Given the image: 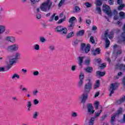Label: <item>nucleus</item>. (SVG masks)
I'll list each match as a JSON object with an SVG mask.
<instances>
[{"label": "nucleus", "mask_w": 125, "mask_h": 125, "mask_svg": "<svg viewBox=\"0 0 125 125\" xmlns=\"http://www.w3.org/2000/svg\"><path fill=\"white\" fill-rule=\"evenodd\" d=\"M52 5V2L50 0H47L46 2H44L41 4L40 9L42 11H44V12H47L50 9Z\"/></svg>", "instance_id": "1"}, {"label": "nucleus", "mask_w": 125, "mask_h": 125, "mask_svg": "<svg viewBox=\"0 0 125 125\" xmlns=\"http://www.w3.org/2000/svg\"><path fill=\"white\" fill-rule=\"evenodd\" d=\"M55 31L56 33H60L62 36H66L68 34V30L66 27L59 26L55 28Z\"/></svg>", "instance_id": "2"}, {"label": "nucleus", "mask_w": 125, "mask_h": 125, "mask_svg": "<svg viewBox=\"0 0 125 125\" xmlns=\"http://www.w3.org/2000/svg\"><path fill=\"white\" fill-rule=\"evenodd\" d=\"M8 59H9V62H7V68L8 69H10L12 66H13V64L15 63V60L14 58H13V55H9L8 56Z\"/></svg>", "instance_id": "3"}, {"label": "nucleus", "mask_w": 125, "mask_h": 125, "mask_svg": "<svg viewBox=\"0 0 125 125\" xmlns=\"http://www.w3.org/2000/svg\"><path fill=\"white\" fill-rule=\"evenodd\" d=\"M81 51L83 53L87 54L90 51V44H88L87 45L85 43H83L81 44Z\"/></svg>", "instance_id": "4"}, {"label": "nucleus", "mask_w": 125, "mask_h": 125, "mask_svg": "<svg viewBox=\"0 0 125 125\" xmlns=\"http://www.w3.org/2000/svg\"><path fill=\"white\" fill-rule=\"evenodd\" d=\"M103 10L104 12H106V14L108 15V16H114L115 15V13H112L110 11V7L106 4L103 5Z\"/></svg>", "instance_id": "5"}, {"label": "nucleus", "mask_w": 125, "mask_h": 125, "mask_svg": "<svg viewBox=\"0 0 125 125\" xmlns=\"http://www.w3.org/2000/svg\"><path fill=\"white\" fill-rule=\"evenodd\" d=\"M7 51H17L19 50V45L17 44H13L12 45H9L7 48Z\"/></svg>", "instance_id": "6"}, {"label": "nucleus", "mask_w": 125, "mask_h": 125, "mask_svg": "<svg viewBox=\"0 0 125 125\" xmlns=\"http://www.w3.org/2000/svg\"><path fill=\"white\" fill-rule=\"evenodd\" d=\"M109 33V30H106L104 34V38L103 39L105 40V47L106 48H108L109 47V46L110 45V41L108 40V34Z\"/></svg>", "instance_id": "7"}, {"label": "nucleus", "mask_w": 125, "mask_h": 125, "mask_svg": "<svg viewBox=\"0 0 125 125\" xmlns=\"http://www.w3.org/2000/svg\"><path fill=\"white\" fill-rule=\"evenodd\" d=\"M117 87L118 84H117V83H113L111 84L110 87L109 89V90L110 91L109 96H112V94L114 93V91H115V90L117 89Z\"/></svg>", "instance_id": "8"}, {"label": "nucleus", "mask_w": 125, "mask_h": 125, "mask_svg": "<svg viewBox=\"0 0 125 125\" xmlns=\"http://www.w3.org/2000/svg\"><path fill=\"white\" fill-rule=\"evenodd\" d=\"M88 83H86L84 86V90L86 92H89L90 89H91V82H90V79H87Z\"/></svg>", "instance_id": "9"}, {"label": "nucleus", "mask_w": 125, "mask_h": 125, "mask_svg": "<svg viewBox=\"0 0 125 125\" xmlns=\"http://www.w3.org/2000/svg\"><path fill=\"white\" fill-rule=\"evenodd\" d=\"M113 54L114 55H120V54H122V51L119 49V46L118 45H114L113 46Z\"/></svg>", "instance_id": "10"}, {"label": "nucleus", "mask_w": 125, "mask_h": 125, "mask_svg": "<svg viewBox=\"0 0 125 125\" xmlns=\"http://www.w3.org/2000/svg\"><path fill=\"white\" fill-rule=\"evenodd\" d=\"M87 98H88V95L84 93L80 97L79 99L81 103H85Z\"/></svg>", "instance_id": "11"}, {"label": "nucleus", "mask_w": 125, "mask_h": 125, "mask_svg": "<svg viewBox=\"0 0 125 125\" xmlns=\"http://www.w3.org/2000/svg\"><path fill=\"white\" fill-rule=\"evenodd\" d=\"M93 108V106L91 104H89L87 105V112L89 115H92L95 112Z\"/></svg>", "instance_id": "12"}, {"label": "nucleus", "mask_w": 125, "mask_h": 125, "mask_svg": "<svg viewBox=\"0 0 125 125\" xmlns=\"http://www.w3.org/2000/svg\"><path fill=\"white\" fill-rule=\"evenodd\" d=\"M125 101V96H123L119 100L116 102V105H121L122 103H124Z\"/></svg>", "instance_id": "13"}, {"label": "nucleus", "mask_w": 125, "mask_h": 125, "mask_svg": "<svg viewBox=\"0 0 125 125\" xmlns=\"http://www.w3.org/2000/svg\"><path fill=\"white\" fill-rule=\"evenodd\" d=\"M5 40V41H7V42H15V38L12 36L6 37Z\"/></svg>", "instance_id": "14"}, {"label": "nucleus", "mask_w": 125, "mask_h": 125, "mask_svg": "<svg viewBox=\"0 0 125 125\" xmlns=\"http://www.w3.org/2000/svg\"><path fill=\"white\" fill-rule=\"evenodd\" d=\"M91 53L94 56L97 55V54H100V49L99 48H97L95 50L91 49Z\"/></svg>", "instance_id": "15"}, {"label": "nucleus", "mask_w": 125, "mask_h": 125, "mask_svg": "<svg viewBox=\"0 0 125 125\" xmlns=\"http://www.w3.org/2000/svg\"><path fill=\"white\" fill-rule=\"evenodd\" d=\"M83 58H84V57H79L78 58L79 66H83Z\"/></svg>", "instance_id": "16"}, {"label": "nucleus", "mask_w": 125, "mask_h": 125, "mask_svg": "<svg viewBox=\"0 0 125 125\" xmlns=\"http://www.w3.org/2000/svg\"><path fill=\"white\" fill-rule=\"evenodd\" d=\"M102 106H100V109H98V110H97L98 112H95V118H98L100 116V114H101V112H102Z\"/></svg>", "instance_id": "17"}, {"label": "nucleus", "mask_w": 125, "mask_h": 125, "mask_svg": "<svg viewBox=\"0 0 125 125\" xmlns=\"http://www.w3.org/2000/svg\"><path fill=\"white\" fill-rule=\"evenodd\" d=\"M21 57V53H20V52H16L14 54V59L16 60H18Z\"/></svg>", "instance_id": "18"}, {"label": "nucleus", "mask_w": 125, "mask_h": 125, "mask_svg": "<svg viewBox=\"0 0 125 125\" xmlns=\"http://www.w3.org/2000/svg\"><path fill=\"white\" fill-rule=\"evenodd\" d=\"M84 34V30L83 29L77 32L76 36L77 37H83Z\"/></svg>", "instance_id": "19"}, {"label": "nucleus", "mask_w": 125, "mask_h": 125, "mask_svg": "<svg viewBox=\"0 0 125 125\" xmlns=\"http://www.w3.org/2000/svg\"><path fill=\"white\" fill-rule=\"evenodd\" d=\"M94 107L95 108L96 110L97 111H98V110H100V107H102L101 105H99V102H95L94 104Z\"/></svg>", "instance_id": "20"}, {"label": "nucleus", "mask_w": 125, "mask_h": 125, "mask_svg": "<svg viewBox=\"0 0 125 125\" xmlns=\"http://www.w3.org/2000/svg\"><path fill=\"white\" fill-rule=\"evenodd\" d=\"M4 32H5V26L0 25V36L3 34Z\"/></svg>", "instance_id": "21"}, {"label": "nucleus", "mask_w": 125, "mask_h": 125, "mask_svg": "<svg viewBox=\"0 0 125 125\" xmlns=\"http://www.w3.org/2000/svg\"><path fill=\"white\" fill-rule=\"evenodd\" d=\"M96 74L97 76H100V77H104V76H105V72H101L100 71H97L96 72Z\"/></svg>", "instance_id": "22"}, {"label": "nucleus", "mask_w": 125, "mask_h": 125, "mask_svg": "<svg viewBox=\"0 0 125 125\" xmlns=\"http://www.w3.org/2000/svg\"><path fill=\"white\" fill-rule=\"evenodd\" d=\"M84 71L87 73H92V71H93V68L92 67H88L84 68Z\"/></svg>", "instance_id": "23"}, {"label": "nucleus", "mask_w": 125, "mask_h": 125, "mask_svg": "<svg viewBox=\"0 0 125 125\" xmlns=\"http://www.w3.org/2000/svg\"><path fill=\"white\" fill-rule=\"evenodd\" d=\"M48 48L50 51H54L55 50V46L54 44H51L48 46Z\"/></svg>", "instance_id": "24"}, {"label": "nucleus", "mask_w": 125, "mask_h": 125, "mask_svg": "<svg viewBox=\"0 0 125 125\" xmlns=\"http://www.w3.org/2000/svg\"><path fill=\"white\" fill-rule=\"evenodd\" d=\"M83 85V81L79 80L77 83V86L79 88H82Z\"/></svg>", "instance_id": "25"}, {"label": "nucleus", "mask_w": 125, "mask_h": 125, "mask_svg": "<svg viewBox=\"0 0 125 125\" xmlns=\"http://www.w3.org/2000/svg\"><path fill=\"white\" fill-rule=\"evenodd\" d=\"M84 79V73L81 72L79 75V81H83Z\"/></svg>", "instance_id": "26"}, {"label": "nucleus", "mask_w": 125, "mask_h": 125, "mask_svg": "<svg viewBox=\"0 0 125 125\" xmlns=\"http://www.w3.org/2000/svg\"><path fill=\"white\" fill-rule=\"evenodd\" d=\"M75 35V33H74V32H71L69 33H68L66 36V39H70L71 38H72V37H74Z\"/></svg>", "instance_id": "27"}, {"label": "nucleus", "mask_w": 125, "mask_h": 125, "mask_svg": "<svg viewBox=\"0 0 125 125\" xmlns=\"http://www.w3.org/2000/svg\"><path fill=\"white\" fill-rule=\"evenodd\" d=\"M76 19L75 17H73L69 19L68 22L69 23H70V24H74V23H75V20H76Z\"/></svg>", "instance_id": "28"}, {"label": "nucleus", "mask_w": 125, "mask_h": 125, "mask_svg": "<svg viewBox=\"0 0 125 125\" xmlns=\"http://www.w3.org/2000/svg\"><path fill=\"white\" fill-rule=\"evenodd\" d=\"M20 79V76L18 75L17 73L14 74L12 76V80H14L15 79Z\"/></svg>", "instance_id": "29"}, {"label": "nucleus", "mask_w": 125, "mask_h": 125, "mask_svg": "<svg viewBox=\"0 0 125 125\" xmlns=\"http://www.w3.org/2000/svg\"><path fill=\"white\" fill-rule=\"evenodd\" d=\"M119 16L120 18H121V19H125V12L121 11L119 13Z\"/></svg>", "instance_id": "30"}, {"label": "nucleus", "mask_w": 125, "mask_h": 125, "mask_svg": "<svg viewBox=\"0 0 125 125\" xmlns=\"http://www.w3.org/2000/svg\"><path fill=\"white\" fill-rule=\"evenodd\" d=\"M117 114H113L111 116V123L113 124L114 122H115V120H116V117Z\"/></svg>", "instance_id": "31"}, {"label": "nucleus", "mask_w": 125, "mask_h": 125, "mask_svg": "<svg viewBox=\"0 0 125 125\" xmlns=\"http://www.w3.org/2000/svg\"><path fill=\"white\" fill-rule=\"evenodd\" d=\"M123 113V108H120L118 111L116 113H114L115 115H116V116H119V115L122 114Z\"/></svg>", "instance_id": "32"}, {"label": "nucleus", "mask_w": 125, "mask_h": 125, "mask_svg": "<svg viewBox=\"0 0 125 125\" xmlns=\"http://www.w3.org/2000/svg\"><path fill=\"white\" fill-rule=\"evenodd\" d=\"M32 106V102L31 101L27 102V110L31 111V106Z\"/></svg>", "instance_id": "33"}, {"label": "nucleus", "mask_w": 125, "mask_h": 125, "mask_svg": "<svg viewBox=\"0 0 125 125\" xmlns=\"http://www.w3.org/2000/svg\"><path fill=\"white\" fill-rule=\"evenodd\" d=\"M39 116V112H35L33 114V118L35 120H37L38 119V116Z\"/></svg>", "instance_id": "34"}, {"label": "nucleus", "mask_w": 125, "mask_h": 125, "mask_svg": "<svg viewBox=\"0 0 125 125\" xmlns=\"http://www.w3.org/2000/svg\"><path fill=\"white\" fill-rule=\"evenodd\" d=\"M78 113L76 112L72 111L71 112V117L72 118H77L78 117Z\"/></svg>", "instance_id": "35"}, {"label": "nucleus", "mask_w": 125, "mask_h": 125, "mask_svg": "<svg viewBox=\"0 0 125 125\" xmlns=\"http://www.w3.org/2000/svg\"><path fill=\"white\" fill-rule=\"evenodd\" d=\"M55 15H56V13H54L51 17H50V19L49 20V22H52L54 20V17H55Z\"/></svg>", "instance_id": "36"}, {"label": "nucleus", "mask_w": 125, "mask_h": 125, "mask_svg": "<svg viewBox=\"0 0 125 125\" xmlns=\"http://www.w3.org/2000/svg\"><path fill=\"white\" fill-rule=\"evenodd\" d=\"M94 121H95V118L92 117L89 122V125H93V122Z\"/></svg>", "instance_id": "37"}, {"label": "nucleus", "mask_w": 125, "mask_h": 125, "mask_svg": "<svg viewBox=\"0 0 125 125\" xmlns=\"http://www.w3.org/2000/svg\"><path fill=\"white\" fill-rule=\"evenodd\" d=\"M40 75V72L39 71H34L33 72V76L34 77H38Z\"/></svg>", "instance_id": "38"}, {"label": "nucleus", "mask_w": 125, "mask_h": 125, "mask_svg": "<svg viewBox=\"0 0 125 125\" xmlns=\"http://www.w3.org/2000/svg\"><path fill=\"white\" fill-rule=\"evenodd\" d=\"M109 39L112 40L114 38V32L111 31L109 35H108Z\"/></svg>", "instance_id": "39"}, {"label": "nucleus", "mask_w": 125, "mask_h": 125, "mask_svg": "<svg viewBox=\"0 0 125 125\" xmlns=\"http://www.w3.org/2000/svg\"><path fill=\"white\" fill-rule=\"evenodd\" d=\"M84 64L85 65H89L90 64V59L88 58L85 60Z\"/></svg>", "instance_id": "40"}, {"label": "nucleus", "mask_w": 125, "mask_h": 125, "mask_svg": "<svg viewBox=\"0 0 125 125\" xmlns=\"http://www.w3.org/2000/svg\"><path fill=\"white\" fill-rule=\"evenodd\" d=\"M98 87H99V80L96 81V83L94 86V88L95 89L98 88Z\"/></svg>", "instance_id": "41"}, {"label": "nucleus", "mask_w": 125, "mask_h": 125, "mask_svg": "<svg viewBox=\"0 0 125 125\" xmlns=\"http://www.w3.org/2000/svg\"><path fill=\"white\" fill-rule=\"evenodd\" d=\"M121 39L122 42H125V32L122 34Z\"/></svg>", "instance_id": "42"}, {"label": "nucleus", "mask_w": 125, "mask_h": 125, "mask_svg": "<svg viewBox=\"0 0 125 125\" xmlns=\"http://www.w3.org/2000/svg\"><path fill=\"white\" fill-rule=\"evenodd\" d=\"M125 4H121L119 5V6L118 7V10H122L124 7H125Z\"/></svg>", "instance_id": "43"}, {"label": "nucleus", "mask_w": 125, "mask_h": 125, "mask_svg": "<svg viewBox=\"0 0 125 125\" xmlns=\"http://www.w3.org/2000/svg\"><path fill=\"white\" fill-rule=\"evenodd\" d=\"M74 10H75V12H80L81 9L79 6H75L74 8Z\"/></svg>", "instance_id": "44"}, {"label": "nucleus", "mask_w": 125, "mask_h": 125, "mask_svg": "<svg viewBox=\"0 0 125 125\" xmlns=\"http://www.w3.org/2000/svg\"><path fill=\"white\" fill-rule=\"evenodd\" d=\"M34 48L35 50L39 51L40 50V45L36 44L34 46Z\"/></svg>", "instance_id": "45"}, {"label": "nucleus", "mask_w": 125, "mask_h": 125, "mask_svg": "<svg viewBox=\"0 0 125 125\" xmlns=\"http://www.w3.org/2000/svg\"><path fill=\"white\" fill-rule=\"evenodd\" d=\"M96 5H102V0H97L96 2Z\"/></svg>", "instance_id": "46"}, {"label": "nucleus", "mask_w": 125, "mask_h": 125, "mask_svg": "<svg viewBox=\"0 0 125 125\" xmlns=\"http://www.w3.org/2000/svg\"><path fill=\"white\" fill-rule=\"evenodd\" d=\"M101 62V60L100 59L96 58L94 60V62L95 64H97V63H100Z\"/></svg>", "instance_id": "47"}, {"label": "nucleus", "mask_w": 125, "mask_h": 125, "mask_svg": "<svg viewBox=\"0 0 125 125\" xmlns=\"http://www.w3.org/2000/svg\"><path fill=\"white\" fill-rule=\"evenodd\" d=\"M64 2H65V0H61L58 5L59 7H61L64 4Z\"/></svg>", "instance_id": "48"}, {"label": "nucleus", "mask_w": 125, "mask_h": 125, "mask_svg": "<svg viewBox=\"0 0 125 125\" xmlns=\"http://www.w3.org/2000/svg\"><path fill=\"white\" fill-rule=\"evenodd\" d=\"M38 93H39V90L37 89L34 90L32 92V95H33V96H37V94H38Z\"/></svg>", "instance_id": "49"}, {"label": "nucleus", "mask_w": 125, "mask_h": 125, "mask_svg": "<svg viewBox=\"0 0 125 125\" xmlns=\"http://www.w3.org/2000/svg\"><path fill=\"white\" fill-rule=\"evenodd\" d=\"M96 11H97L99 14H101V8H100V7L97 6L96 8Z\"/></svg>", "instance_id": "50"}, {"label": "nucleus", "mask_w": 125, "mask_h": 125, "mask_svg": "<svg viewBox=\"0 0 125 125\" xmlns=\"http://www.w3.org/2000/svg\"><path fill=\"white\" fill-rule=\"evenodd\" d=\"M30 0L31 2L32 5H33V4H35V3H36V2H39V1H40V0Z\"/></svg>", "instance_id": "51"}, {"label": "nucleus", "mask_w": 125, "mask_h": 125, "mask_svg": "<svg viewBox=\"0 0 125 125\" xmlns=\"http://www.w3.org/2000/svg\"><path fill=\"white\" fill-rule=\"evenodd\" d=\"M106 66V63H104L100 65V68L101 69H104Z\"/></svg>", "instance_id": "52"}, {"label": "nucleus", "mask_w": 125, "mask_h": 125, "mask_svg": "<svg viewBox=\"0 0 125 125\" xmlns=\"http://www.w3.org/2000/svg\"><path fill=\"white\" fill-rule=\"evenodd\" d=\"M65 19H66V18L64 17L63 19H61L58 21V24H61V23L64 22L65 21Z\"/></svg>", "instance_id": "53"}, {"label": "nucleus", "mask_w": 125, "mask_h": 125, "mask_svg": "<svg viewBox=\"0 0 125 125\" xmlns=\"http://www.w3.org/2000/svg\"><path fill=\"white\" fill-rule=\"evenodd\" d=\"M84 5L86 7H91L92 6V5L90 4L89 2H86L84 3Z\"/></svg>", "instance_id": "54"}, {"label": "nucleus", "mask_w": 125, "mask_h": 125, "mask_svg": "<svg viewBox=\"0 0 125 125\" xmlns=\"http://www.w3.org/2000/svg\"><path fill=\"white\" fill-rule=\"evenodd\" d=\"M79 43V40L76 39L73 42V44L74 45H77Z\"/></svg>", "instance_id": "55"}, {"label": "nucleus", "mask_w": 125, "mask_h": 125, "mask_svg": "<svg viewBox=\"0 0 125 125\" xmlns=\"http://www.w3.org/2000/svg\"><path fill=\"white\" fill-rule=\"evenodd\" d=\"M39 103V100H38V99H35L33 101V104H34V105H38Z\"/></svg>", "instance_id": "56"}, {"label": "nucleus", "mask_w": 125, "mask_h": 125, "mask_svg": "<svg viewBox=\"0 0 125 125\" xmlns=\"http://www.w3.org/2000/svg\"><path fill=\"white\" fill-rule=\"evenodd\" d=\"M40 42H46V40L44 38H43V37H41V38H40Z\"/></svg>", "instance_id": "57"}, {"label": "nucleus", "mask_w": 125, "mask_h": 125, "mask_svg": "<svg viewBox=\"0 0 125 125\" xmlns=\"http://www.w3.org/2000/svg\"><path fill=\"white\" fill-rule=\"evenodd\" d=\"M76 68H77V66L76 65H72L71 66V71H73V72L76 71Z\"/></svg>", "instance_id": "58"}, {"label": "nucleus", "mask_w": 125, "mask_h": 125, "mask_svg": "<svg viewBox=\"0 0 125 125\" xmlns=\"http://www.w3.org/2000/svg\"><path fill=\"white\" fill-rule=\"evenodd\" d=\"M4 71H5V68H4V67H0V73L4 72Z\"/></svg>", "instance_id": "59"}, {"label": "nucleus", "mask_w": 125, "mask_h": 125, "mask_svg": "<svg viewBox=\"0 0 125 125\" xmlns=\"http://www.w3.org/2000/svg\"><path fill=\"white\" fill-rule=\"evenodd\" d=\"M90 41L91 42H92V43H94L95 41H94V39H93V37H92V36L90 37Z\"/></svg>", "instance_id": "60"}, {"label": "nucleus", "mask_w": 125, "mask_h": 125, "mask_svg": "<svg viewBox=\"0 0 125 125\" xmlns=\"http://www.w3.org/2000/svg\"><path fill=\"white\" fill-rule=\"evenodd\" d=\"M99 94H100V92H97L95 93V95H94V98H96V97H98V96H99Z\"/></svg>", "instance_id": "61"}, {"label": "nucleus", "mask_w": 125, "mask_h": 125, "mask_svg": "<svg viewBox=\"0 0 125 125\" xmlns=\"http://www.w3.org/2000/svg\"><path fill=\"white\" fill-rule=\"evenodd\" d=\"M108 2L110 5H113L114 4V0H108Z\"/></svg>", "instance_id": "62"}, {"label": "nucleus", "mask_w": 125, "mask_h": 125, "mask_svg": "<svg viewBox=\"0 0 125 125\" xmlns=\"http://www.w3.org/2000/svg\"><path fill=\"white\" fill-rule=\"evenodd\" d=\"M117 3L119 5L124 4V3H123V1L122 0H117Z\"/></svg>", "instance_id": "63"}, {"label": "nucleus", "mask_w": 125, "mask_h": 125, "mask_svg": "<svg viewBox=\"0 0 125 125\" xmlns=\"http://www.w3.org/2000/svg\"><path fill=\"white\" fill-rule=\"evenodd\" d=\"M96 30H97V27L95 25H93V26L92 27V30L96 31Z\"/></svg>", "instance_id": "64"}]
</instances>
